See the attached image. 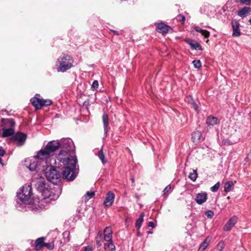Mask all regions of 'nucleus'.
<instances>
[{"label":"nucleus","mask_w":251,"mask_h":251,"mask_svg":"<svg viewBox=\"0 0 251 251\" xmlns=\"http://www.w3.org/2000/svg\"><path fill=\"white\" fill-rule=\"evenodd\" d=\"M58 146L56 142H49L44 149H41L37 154L25 161V166L29 170H37L38 172L44 171L48 163H53L55 159L52 157V151Z\"/></svg>","instance_id":"1"},{"label":"nucleus","mask_w":251,"mask_h":251,"mask_svg":"<svg viewBox=\"0 0 251 251\" xmlns=\"http://www.w3.org/2000/svg\"><path fill=\"white\" fill-rule=\"evenodd\" d=\"M66 155V151H62L58 154V160L62 162L65 166L62 172L63 178L67 180L72 181L76 176V163L77 159L75 156H70L67 158L63 157V154Z\"/></svg>","instance_id":"2"},{"label":"nucleus","mask_w":251,"mask_h":251,"mask_svg":"<svg viewBox=\"0 0 251 251\" xmlns=\"http://www.w3.org/2000/svg\"><path fill=\"white\" fill-rule=\"evenodd\" d=\"M35 185L38 191L41 193L43 199L47 200V201H54L57 199L59 196V192L57 188H52L49 184L44 177H40L36 180Z\"/></svg>","instance_id":"3"},{"label":"nucleus","mask_w":251,"mask_h":251,"mask_svg":"<svg viewBox=\"0 0 251 251\" xmlns=\"http://www.w3.org/2000/svg\"><path fill=\"white\" fill-rule=\"evenodd\" d=\"M17 202L20 205H28L32 203V189L30 185H25L18 192Z\"/></svg>","instance_id":"4"},{"label":"nucleus","mask_w":251,"mask_h":251,"mask_svg":"<svg viewBox=\"0 0 251 251\" xmlns=\"http://www.w3.org/2000/svg\"><path fill=\"white\" fill-rule=\"evenodd\" d=\"M73 58L69 55L62 53L56 62L55 65L58 72H65L73 67Z\"/></svg>","instance_id":"5"},{"label":"nucleus","mask_w":251,"mask_h":251,"mask_svg":"<svg viewBox=\"0 0 251 251\" xmlns=\"http://www.w3.org/2000/svg\"><path fill=\"white\" fill-rule=\"evenodd\" d=\"M50 142H56L57 143L58 146L57 147L52 151V155L53 152L57 150L58 148H60L61 150L60 152L63 151H66V155L63 154V157L67 158L70 157L71 156L68 155V153L73 151L75 149V146L72 140L70 138H64L58 141H52Z\"/></svg>","instance_id":"6"},{"label":"nucleus","mask_w":251,"mask_h":251,"mask_svg":"<svg viewBox=\"0 0 251 251\" xmlns=\"http://www.w3.org/2000/svg\"><path fill=\"white\" fill-rule=\"evenodd\" d=\"M56 163H48L46 165L44 171L47 179L53 184H57L61 180V176L59 172L52 166Z\"/></svg>","instance_id":"7"},{"label":"nucleus","mask_w":251,"mask_h":251,"mask_svg":"<svg viewBox=\"0 0 251 251\" xmlns=\"http://www.w3.org/2000/svg\"><path fill=\"white\" fill-rule=\"evenodd\" d=\"M3 126L2 137H8L14 133V129L13 127L15 126V122L12 119H2L1 120Z\"/></svg>","instance_id":"8"},{"label":"nucleus","mask_w":251,"mask_h":251,"mask_svg":"<svg viewBox=\"0 0 251 251\" xmlns=\"http://www.w3.org/2000/svg\"><path fill=\"white\" fill-rule=\"evenodd\" d=\"M31 102L35 109H40L44 106L50 105L51 101L50 100H44L40 98L39 94H36L31 99Z\"/></svg>","instance_id":"9"},{"label":"nucleus","mask_w":251,"mask_h":251,"mask_svg":"<svg viewBox=\"0 0 251 251\" xmlns=\"http://www.w3.org/2000/svg\"><path fill=\"white\" fill-rule=\"evenodd\" d=\"M26 135L22 132H17L13 136L14 144L17 146H23L26 139Z\"/></svg>","instance_id":"10"},{"label":"nucleus","mask_w":251,"mask_h":251,"mask_svg":"<svg viewBox=\"0 0 251 251\" xmlns=\"http://www.w3.org/2000/svg\"><path fill=\"white\" fill-rule=\"evenodd\" d=\"M237 222V218L236 216H233L231 217L226 223L224 227V230L225 231H230L231 228L234 226Z\"/></svg>","instance_id":"11"},{"label":"nucleus","mask_w":251,"mask_h":251,"mask_svg":"<svg viewBox=\"0 0 251 251\" xmlns=\"http://www.w3.org/2000/svg\"><path fill=\"white\" fill-rule=\"evenodd\" d=\"M207 199V194L206 192H202L197 194L195 200L199 204H202L205 202Z\"/></svg>","instance_id":"12"},{"label":"nucleus","mask_w":251,"mask_h":251,"mask_svg":"<svg viewBox=\"0 0 251 251\" xmlns=\"http://www.w3.org/2000/svg\"><path fill=\"white\" fill-rule=\"evenodd\" d=\"M114 194L111 191L108 192L106 195L105 200L103 202L104 205L105 206H110L112 205L114 202Z\"/></svg>","instance_id":"13"},{"label":"nucleus","mask_w":251,"mask_h":251,"mask_svg":"<svg viewBox=\"0 0 251 251\" xmlns=\"http://www.w3.org/2000/svg\"><path fill=\"white\" fill-rule=\"evenodd\" d=\"M231 25L233 29L232 35L236 37L239 36L241 34L239 29V24L236 20H232Z\"/></svg>","instance_id":"14"},{"label":"nucleus","mask_w":251,"mask_h":251,"mask_svg":"<svg viewBox=\"0 0 251 251\" xmlns=\"http://www.w3.org/2000/svg\"><path fill=\"white\" fill-rule=\"evenodd\" d=\"M104 238L106 242L112 241V230L110 226L106 227L104 230Z\"/></svg>","instance_id":"15"},{"label":"nucleus","mask_w":251,"mask_h":251,"mask_svg":"<svg viewBox=\"0 0 251 251\" xmlns=\"http://www.w3.org/2000/svg\"><path fill=\"white\" fill-rule=\"evenodd\" d=\"M155 25H156L157 29L159 30V32L163 33H168L171 29L169 26L162 23H155Z\"/></svg>","instance_id":"16"},{"label":"nucleus","mask_w":251,"mask_h":251,"mask_svg":"<svg viewBox=\"0 0 251 251\" xmlns=\"http://www.w3.org/2000/svg\"><path fill=\"white\" fill-rule=\"evenodd\" d=\"M102 122L103 124L104 134L105 135H107V133L108 131V117L106 114L104 113L102 115Z\"/></svg>","instance_id":"17"},{"label":"nucleus","mask_w":251,"mask_h":251,"mask_svg":"<svg viewBox=\"0 0 251 251\" xmlns=\"http://www.w3.org/2000/svg\"><path fill=\"white\" fill-rule=\"evenodd\" d=\"M104 250L105 251H115L116 248L113 241L107 242L104 244Z\"/></svg>","instance_id":"18"},{"label":"nucleus","mask_w":251,"mask_h":251,"mask_svg":"<svg viewBox=\"0 0 251 251\" xmlns=\"http://www.w3.org/2000/svg\"><path fill=\"white\" fill-rule=\"evenodd\" d=\"M251 8L248 7H245L242 8V9L239 10L238 12V15L239 16L244 18L247 15L249 14L251 12Z\"/></svg>","instance_id":"19"},{"label":"nucleus","mask_w":251,"mask_h":251,"mask_svg":"<svg viewBox=\"0 0 251 251\" xmlns=\"http://www.w3.org/2000/svg\"><path fill=\"white\" fill-rule=\"evenodd\" d=\"M185 101L188 103L192 105L193 108L196 111L199 112V107L196 103L194 101L193 99L192 98L191 96H188L186 97Z\"/></svg>","instance_id":"20"},{"label":"nucleus","mask_w":251,"mask_h":251,"mask_svg":"<svg viewBox=\"0 0 251 251\" xmlns=\"http://www.w3.org/2000/svg\"><path fill=\"white\" fill-rule=\"evenodd\" d=\"M187 43L191 46V48L193 49L196 50H202L201 46L198 42L189 40L187 41Z\"/></svg>","instance_id":"21"},{"label":"nucleus","mask_w":251,"mask_h":251,"mask_svg":"<svg viewBox=\"0 0 251 251\" xmlns=\"http://www.w3.org/2000/svg\"><path fill=\"white\" fill-rule=\"evenodd\" d=\"M218 119L213 116H209L207 118L206 124L209 126H214L218 123Z\"/></svg>","instance_id":"22"},{"label":"nucleus","mask_w":251,"mask_h":251,"mask_svg":"<svg viewBox=\"0 0 251 251\" xmlns=\"http://www.w3.org/2000/svg\"><path fill=\"white\" fill-rule=\"evenodd\" d=\"M44 238L43 237L37 239L35 242V248L36 250L41 249L44 247L45 243H44Z\"/></svg>","instance_id":"23"},{"label":"nucleus","mask_w":251,"mask_h":251,"mask_svg":"<svg viewBox=\"0 0 251 251\" xmlns=\"http://www.w3.org/2000/svg\"><path fill=\"white\" fill-rule=\"evenodd\" d=\"M192 136L193 142L198 143L201 137V133L199 131H196L192 133Z\"/></svg>","instance_id":"24"},{"label":"nucleus","mask_w":251,"mask_h":251,"mask_svg":"<svg viewBox=\"0 0 251 251\" xmlns=\"http://www.w3.org/2000/svg\"><path fill=\"white\" fill-rule=\"evenodd\" d=\"M234 182L232 181L226 182L224 186V190L226 192H230L233 189Z\"/></svg>","instance_id":"25"},{"label":"nucleus","mask_w":251,"mask_h":251,"mask_svg":"<svg viewBox=\"0 0 251 251\" xmlns=\"http://www.w3.org/2000/svg\"><path fill=\"white\" fill-rule=\"evenodd\" d=\"M194 29L196 31H197L198 32L201 33V34L205 38L208 37L210 35V33L209 31H208L206 30L202 29L199 26H195Z\"/></svg>","instance_id":"26"},{"label":"nucleus","mask_w":251,"mask_h":251,"mask_svg":"<svg viewBox=\"0 0 251 251\" xmlns=\"http://www.w3.org/2000/svg\"><path fill=\"white\" fill-rule=\"evenodd\" d=\"M210 240L208 238H206L201 245L198 251H204L209 244Z\"/></svg>","instance_id":"27"},{"label":"nucleus","mask_w":251,"mask_h":251,"mask_svg":"<svg viewBox=\"0 0 251 251\" xmlns=\"http://www.w3.org/2000/svg\"><path fill=\"white\" fill-rule=\"evenodd\" d=\"M145 216V213H142L138 218V219L137 220L135 224L136 227L139 229L141 226L144 220V217Z\"/></svg>","instance_id":"28"},{"label":"nucleus","mask_w":251,"mask_h":251,"mask_svg":"<svg viewBox=\"0 0 251 251\" xmlns=\"http://www.w3.org/2000/svg\"><path fill=\"white\" fill-rule=\"evenodd\" d=\"M188 177L193 181H195L198 177L197 170H193L190 173Z\"/></svg>","instance_id":"29"},{"label":"nucleus","mask_w":251,"mask_h":251,"mask_svg":"<svg viewBox=\"0 0 251 251\" xmlns=\"http://www.w3.org/2000/svg\"><path fill=\"white\" fill-rule=\"evenodd\" d=\"M102 241V235L101 232H99L96 237V243L99 247L101 246V242Z\"/></svg>","instance_id":"30"},{"label":"nucleus","mask_w":251,"mask_h":251,"mask_svg":"<svg viewBox=\"0 0 251 251\" xmlns=\"http://www.w3.org/2000/svg\"><path fill=\"white\" fill-rule=\"evenodd\" d=\"M95 196V193L93 191H88L84 196L85 201H87Z\"/></svg>","instance_id":"31"},{"label":"nucleus","mask_w":251,"mask_h":251,"mask_svg":"<svg viewBox=\"0 0 251 251\" xmlns=\"http://www.w3.org/2000/svg\"><path fill=\"white\" fill-rule=\"evenodd\" d=\"M98 156L103 164H105L106 162V160L105 158V156L102 149L99 151Z\"/></svg>","instance_id":"32"},{"label":"nucleus","mask_w":251,"mask_h":251,"mask_svg":"<svg viewBox=\"0 0 251 251\" xmlns=\"http://www.w3.org/2000/svg\"><path fill=\"white\" fill-rule=\"evenodd\" d=\"M225 247V243L223 241H220L216 247V251H223Z\"/></svg>","instance_id":"33"},{"label":"nucleus","mask_w":251,"mask_h":251,"mask_svg":"<svg viewBox=\"0 0 251 251\" xmlns=\"http://www.w3.org/2000/svg\"><path fill=\"white\" fill-rule=\"evenodd\" d=\"M171 187L170 185L167 186L163 190V196L166 198L168 196V193L171 192Z\"/></svg>","instance_id":"34"},{"label":"nucleus","mask_w":251,"mask_h":251,"mask_svg":"<svg viewBox=\"0 0 251 251\" xmlns=\"http://www.w3.org/2000/svg\"><path fill=\"white\" fill-rule=\"evenodd\" d=\"M193 64L196 68H200L201 66V63L200 60H195L193 61Z\"/></svg>","instance_id":"35"},{"label":"nucleus","mask_w":251,"mask_h":251,"mask_svg":"<svg viewBox=\"0 0 251 251\" xmlns=\"http://www.w3.org/2000/svg\"><path fill=\"white\" fill-rule=\"evenodd\" d=\"M63 236L64 238L65 242H68L70 241V233L68 231H65L63 232Z\"/></svg>","instance_id":"36"},{"label":"nucleus","mask_w":251,"mask_h":251,"mask_svg":"<svg viewBox=\"0 0 251 251\" xmlns=\"http://www.w3.org/2000/svg\"><path fill=\"white\" fill-rule=\"evenodd\" d=\"M220 187V182H218L217 183H216L213 186L211 187L210 188V190L212 192H216L217 191Z\"/></svg>","instance_id":"37"},{"label":"nucleus","mask_w":251,"mask_h":251,"mask_svg":"<svg viewBox=\"0 0 251 251\" xmlns=\"http://www.w3.org/2000/svg\"><path fill=\"white\" fill-rule=\"evenodd\" d=\"M99 82L97 80H94L92 85V88L95 90H97L98 88Z\"/></svg>","instance_id":"38"},{"label":"nucleus","mask_w":251,"mask_h":251,"mask_svg":"<svg viewBox=\"0 0 251 251\" xmlns=\"http://www.w3.org/2000/svg\"><path fill=\"white\" fill-rule=\"evenodd\" d=\"M44 246L50 250H51L54 248V244L53 243H45Z\"/></svg>","instance_id":"39"},{"label":"nucleus","mask_w":251,"mask_h":251,"mask_svg":"<svg viewBox=\"0 0 251 251\" xmlns=\"http://www.w3.org/2000/svg\"><path fill=\"white\" fill-rule=\"evenodd\" d=\"M177 20L180 21L182 23H184L185 21V17L181 14L178 15L177 17Z\"/></svg>","instance_id":"40"},{"label":"nucleus","mask_w":251,"mask_h":251,"mask_svg":"<svg viewBox=\"0 0 251 251\" xmlns=\"http://www.w3.org/2000/svg\"><path fill=\"white\" fill-rule=\"evenodd\" d=\"M239 1L243 4L250 5L251 0H239Z\"/></svg>","instance_id":"41"},{"label":"nucleus","mask_w":251,"mask_h":251,"mask_svg":"<svg viewBox=\"0 0 251 251\" xmlns=\"http://www.w3.org/2000/svg\"><path fill=\"white\" fill-rule=\"evenodd\" d=\"M205 215L208 218H211L214 215V212L211 210H209L205 212Z\"/></svg>","instance_id":"42"},{"label":"nucleus","mask_w":251,"mask_h":251,"mask_svg":"<svg viewBox=\"0 0 251 251\" xmlns=\"http://www.w3.org/2000/svg\"><path fill=\"white\" fill-rule=\"evenodd\" d=\"M92 248L91 246H88L85 248L84 251H92Z\"/></svg>","instance_id":"43"},{"label":"nucleus","mask_w":251,"mask_h":251,"mask_svg":"<svg viewBox=\"0 0 251 251\" xmlns=\"http://www.w3.org/2000/svg\"><path fill=\"white\" fill-rule=\"evenodd\" d=\"M5 153V151L3 150H0V157L3 156Z\"/></svg>","instance_id":"44"},{"label":"nucleus","mask_w":251,"mask_h":251,"mask_svg":"<svg viewBox=\"0 0 251 251\" xmlns=\"http://www.w3.org/2000/svg\"><path fill=\"white\" fill-rule=\"evenodd\" d=\"M148 226L153 228L154 227V224L152 222H150L149 223Z\"/></svg>","instance_id":"45"},{"label":"nucleus","mask_w":251,"mask_h":251,"mask_svg":"<svg viewBox=\"0 0 251 251\" xmlns=\"http://www.w3.org/2000/svg\"><path fill=\"white\" fill-rule=\"evenodd\" d=\"M111 32L113 33L114 34H116V35H119V34L118 31H116V30H111Z\"/></svg>","instance_id":"46"},{"label":"nucleus","mask_w":251,"mask_h":251,"mask_svg":"<svg viewBox=\"0 0 251 251\" xmlns=\"http://www.w3.org/2000/svg\"><path fill=\"white\" fill-rule=\"evenodd\" d=\"M131 182H132V183H133V182H134V178L132 177V178H131Z\"/></svg>","instance_id":"47"},{"label":"nucleus","mask_w":251,"mask_h":251,"mask_svg":"<svg viewBox=\"0 0 251 251\" xmlns=\"http://www.w3.org/2000/svg\"><path fill=\"white\" fill-rule=\"evenodd\" d=\"M147 233H148V234H152V231H148V232H147Z\"/></svg>","instance_id":"48"},{"label":"nucleus","mask_w":251,"mask_h":251,"mask_svg":"<svg viewBox=\"0 0 251 251\" xmlns=\"http://www.w3.org/2000/svg\"><path fill=\"white\" fill-rule=\"evenodd\" d=\"M2 160L1 159V157H0V163H1L2 164Z\"/></svg>","instance_id":"49"},{"label":"nucleus","mask_w":251,"mask_h":251,"mask_svg":"<svg viewBox=\"0 0 251 251\" xmlns=\"http://www.w3.org/2000/svg\"><path fill=\"white\" fill-rule=\"evenodd\" d=\"M249 23H250V24L251 25V19L249 20Z\"/></svg>","instance_id":"50"}]
</instances>
